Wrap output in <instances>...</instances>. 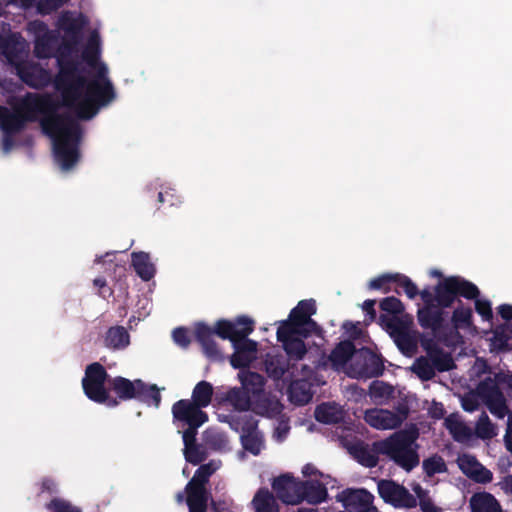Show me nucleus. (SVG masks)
<instances>
[{
  "instance_id": "f257e3e1",
  "label": "nucleus",
  "mask_w": 512,
  "mask_h": 512,
  "mask_svg": "<svg viewBox=\"0 0 512 512\" xmlns=\"http://www.w3.org/2000/svg\"><path fill=\"white\" fill-rule=\"evenodd\" d=\"M422 293L417 320H473L475 311L481 320H494L491 300L478 286L462 276H447Z\"/></svg>"
},
{
  "instance_id": "f03ea898",
  "label": "nucleus",
  "mask_w": 512,
  "mask_h": 512,
  "mask_svg": "<svg viewBox=\"0 0 512 512\" xmlns=\"http://www.w3.org/2000/svg\"><path fill=\"white\" fill-rule=\"evenodd\" d=\"M107 74V67L100 63L96 74L89 80L82 74L79 61L61 57L54 86L61 93L64 105L75 107L77 116L88 120L116 97Z\"/></svg>"
},
{
  "instance_id": "7ed1b4c3",
  "label": "nucleus",
  "mask_w": 512,
  "mask_h": 512,
  "mask_svg": "<svg viewBox=\"0 0 512 512\" xmlns=\"http://www.w3.org/2000/svg\"><path fill=\"white\" fill-rule=\"evenodd\" d=\"M40 126L43 133L53 139L55 159L61 169L71 170L80 159L78 149L82 136L80 124L70 115L56 112L48 117H42Z\"/></svg>"
},
{
  "instance_id": "20e7f679",
  "label": "nucleus",
  "mask_w": 512,
  "mask_h": 512,
  "mask_svg": "<svg viewBox=\"0 0 512 512\" xmlns=\"http://www.w3.org/2000/svg\"><path fill=\"white\" fill-rule=\"evenodd\" d=\"M58 104L49 94L27 92L10 111L2 106L0 110V128L4 134H16L22 131L27 122H35L38 115L48 117L57 112Z\"/></svg>"
},
{
  "instance_id": "39448f33",
  "label": "nucleus",
  "mask_w": 512,
  "mask_h": 512,
  "mask_svg": "<svg viewBox=\"0 0 512 512\" xmlns=\"http://www.w3.org/2000/svg\"><path fill=\"white\" fill-rule=\"evenodd\" d=\"M417 438L416 429L400 431L374 443V451L387 456L404 470L410 471L419 464Z\"/></svg>"
},
{
  "instance_id": "423d86ee",
  "label": "nucleus",
  "mask_w": 512,
  "mask_h": 512,
  "mask_svg": "<svg viewBox=\"0 0 512 512\" xmlns=\"http://www.w3.org/2000/svg\"><path fill=\"white\" fill-rule=\"evenodd\" d=\"M251 322H220L218 335L233 342L235 353L231 357L234 368L245 367L256 358V343L246 339L250 333Z\"/></svg>"
},
{
  "instance_id": "0eeeda50",
  "label": "nucleus",
  "mask_w": 512,
  "mask_h": 512,
  "mask_svg": "<svg viewBox=\"0 0 512 512\" xmlns=\"http://www.w3.org/2000/svg\"><path fill=\"white\" fill-rule=\"evenodd\" d=\"M213 387L210 383L202 381L193 390V403L187 400H180L174 404L172 412L174 420L189 427H199L207 421V415L200 410L206 407L211 401Z\"/></svg>"
},
{
  "instance_id": "6e6552de",
  "label": "nucleus",
  "mask_w": 512,
  "mask_h": 512,
  "mask_svg": "<svg viewBox=\"0 0 512 512\" xmlns=\"http://www.w3.org/2000/svg\"><path fill=\"white\" fill-rule=\"evenodd\" d=\"M219 461H211L201 466L186 486L187 504L190 512H204L208 500L204 484L207 479L219 469Z\"/></svg>"
},
{
  "instance_id": "1a4fd4ad",
  "label": "nucleus",
  "mask_w": 512,
  "mask_h": 512,
  "mask_svg": "<svg viewBox=\"0 0 512 512\" xmlns=\"http://www.w3.org/2000/svg\"><path fill=\"white\" fill-rule=\"evenodd\" d=\"M315 322H282L277 329V336L282 342L287 354L295 359H300L305 353V346L302 338L306 337L308 327Z\"/></svg>"
},
{
  "instance_id": "9d476101",
  "label": "nucleus",
  "mask_w": 512,
  "mask_h": 512,
  "mask_svg": "<svg viewBox=\"0 0 512 512\" xmlns=\"http://www.w3.org/2000/svg\"><path fill=\"white\" fill-rule=\"evenodd\" d=\"M244 391L231 389L224 402L231 405L237 411H246L250 407V400L247 393L258 394L263 387V378L256 373L243 371L239 374Z\"/></svg>"
},
{
  "instance_id": "9b49d317",
  "label": "nucleus",
  "mask_w": 512,
  "mask_h": 512,
  "mask_svg": "<svg viewBox=\"0 0 512 512\" xmlns=\"http://www.w3.org/2000/svg\"><path fill=\"white\" fill-rule=\"evenodd\" d=\"M107 373L99 363L87 366L85 376L82 380L83 390L86 396L98 403L107 400L108 390L106 386Z\"/></svg>"
},
{
  "instance_id": "f8f14e48",
  "label": "nucleus",
  "mask_w": 512,
  "mask_h": 512,
  "mask_svg": "<svg viewBox=\"0 0 512 512\" xmlns=\"http://www.w3.org/2000/svg\"><path fill=\"white\" fill-rule=\"evenodd\" d=\"M222 421L229 422L231 428L236 431H241V440L245 450L250 451L252 454L257 455L263 449L262 435L256 430V423L251 419H246V416L240 419H228L227 416H219Z\"/></svg>"
},
{
  "instance_id": "ddd939ff",
  "label": "nucleus",
  "mask_w": 512,
  "mask_h": 512,
  "mask_svg": "<svg viewBox=\"0 0 512 512\" xmlns=\"http://www.w3.org/2000/svg\"><path fill=\"white\" fill-rule=\"evenodd\" d=\"M277 497L286 504L296 505L304 500L305 485L290 474H283L272 483Z\"/></svg>"
},
{
  "instance_id": "4468645a",
  "label": "nucleus",
  "mask_w": 512,
  "mask_h": 512,
  "mask_svg": "<svg viewBox=\"0 0 512 512\" xmlns=\"http://www.w3.org/2000/svg\"><path fill=\"white\" fill-rule=\"evenodd\" d=\"M378 492L385 502L397 508H412L417 504L415 497L406 488L391 480L380 481Z\"/></svg>"
},
{
  "instance_id": "2eb2a0df",
  "label": "nucleus",
  "mask_w": 512,
  "mask_h": 512,
  "mask_svg": "<svg viewBox=\"0 0 512 512\" xmlns=\"http://www.w3.org/2000/svg\"><path fill=\"white\" fill-rule=\"evenodd\" d=\"M382 324L398 348L406 355L412 354L416 348L418 336L412 331L410 322H382Z\"/></svg>"
},
{
  "instance_id": "dca6fc26",
  "label": "nucleus",
  "mask_w": 512,
  "mask_h": 512,
  "mask_svg": "<svg viewBox=\"0 0 512 512\" xmlns=\"http://www.w3.org/2000/svg\"><path fill=\"white\" fill-rule=\"evenodd\" d=\"M365 421L373 428L388 430L398 427L405 418L403 413H394L385 409H370L365 413Z\"/></svg>"
},
{
  "instance_id": "f3484780",
  "label": "nucleus",
  "mask_w": 512,
  "mask_h": 512,
  "mask_svg": "<svg viewBox=\"0 0 512 512\" xmlns=\"http://www.w3.org/2000/svg\"><path fill=\"white\" fill-rule=\"evenodd\" d=\"M477 394L487 405L490 412L498 418H503L507 414L505 400L494 384L483 383L479 385Z\"/></svg>"
},
{
  "instance_id": "a211bd4d",
  "label": "nucleus",
  "mask_w": 512,
  "mask_h": 512,
  "mask_svg": "<svg viewBox=\"0 0 512 512\" xmlns=\"http://www.w3.org/2000/svg\"><path fill=\"white\" fill-rule=\"evenodd\" d=\"M354 361H364V365L358 368H353L348 371L351 377H370L379 373L381 365L380 359L377 355L367 349H361L353 355Z\"/></svg>"
},
{
  "instance_id": "6ab92c4d",
  "label": "nucleus",
  "mask_w": 512,
  "mask_h": 512,
  "mask_svg": "<svg viewBox=\"0 0 512 512\" xmlns=\"http://www.w3.org/2000/svg\"><path fill=\"white\" fill-rule=\"evenodd\" d=\"M457 463L461 471L476 482L488 483L492 480V473L471 455H460Z\"/></svg>"
},
{
  "instance_id": "aec40b11",
  "label": "nucleus",
  "mask_w": 512,
  "mask_h": 512,
  "mask_svg": "<svg viewBox=\"0 0 512 512\" xmlns=\"http://www.w3.org/2000/svg\"><path fill=\"white\" fill-rule=\"evenodd\" d=\"M380 315L378 320H413V317L405 314V306L395 296L383 298L379 303Z\"/></svg>"
},
{
  "instance_id": "412c9836",
  "label": "nucleus",
  "mask_w": 512,
  "mask_h": 512,
  "mask_svg": "<svg viewBox=\"0 0 512 512\" xmlns=\"http://www.w3.org/2000/svg\"><path fill=\"white\" fill-rule=\"evenodd\" d=\"M433 364L434 365L425 358H420L414 363L412 370L422 380H428L434 375V366L441 371L449 370L453 367V361L447 355L443 356L442 359L433 358Z\"/></svg>"
},
{
  "instance_id": "4be33fe9",
  "label": "nucleus",
  "mask_w": 512,
  "mask_h": 512,
  "mask_svg": "<svg viewBox=\"0 0 512 512\" xmlns=\"http://www.w3.org/2000/svg\"><path fill=\"white\" fill-rule=\"evenodd\" d=\"M131 264L136 274L143 281H150L155 276L156 268L151 262L149 253L143 251L132 252Z\"/></svg>"
},
{
  "instance_id": "5701e85b",
  "label": "nucleus",
  "mask_w": 512,
  "mask_h": 512,
  "mask_svg": "<svg viewBox=\"0 0 512 512\" xmlns=\"http://www.w3.org/2000/svg\"><path fill=\"white\" fill-rule=\"evenodd\" d=\"M303 484L305 485L304 499L309 503L317 504L327 498V486L330 484V479H319L318 482L306 480Z\"/></svg>"
},
{
  "instance_id": "b1692460",
  "label": "nucleus",
  "mask_w": 512,
  "mask_h": 512,
  "mask_svg": "<svg viewBox=\"0 0 512 512\" xmlns=\"http://www.w3.org/2000/svg\"><path fill=\"white\" fill-rule=\"evenodd\" d=\"M113 389L120 398L129 399L140 395L144 385L139 380L131 382L125 378H116L113 380Z\"/></svg>"
},
{
  "instance_id": "393cba45",
  "label": "nucleus",
  "mask_w": 512,
  "mask_h": 512,
  "mask_svg": "<svg viewBox=\"0 0 512 512\" xmlns=\"http://www.w3.org/2000/svg\"><path fill=\"white\" fill-rule=\"evenodd\" d=\"M472 512H501L497 500L489 493L474 494L470 499Z\"/></svg>"
},
{
  "instance_id": "a878e982",
  "label": "nucleus",
  "mask_w": 512,
  "mask_h": 512,
  "mask_svg": "<svg viewBox=\"0 0 512 512\" xmlns=\"http://www.w3.org/2000/svg\"><path fill=\"white\" fill-rule=\"evenodd\" d=\"M198 427H189L183 432L184 455L188 462L198 464L204 459L203 453L194 445L196 429Z\"/></svg>"
},
{
  "instance_id": "bb28decb",
  "label": "nucleus",
  "mask_w": 512,
  "mask_h": 512,
  "mask_svg": "<svg viewBox=\"0 0 512 512\" xmlns=\"http://www.w3.org/2000/svg\"><path fill=\"white\" fill-rule=\"evenodd\" d=\"M430 288V291L433 293V287L427 286ZM400 289L406 294L409 299H414L416 296H420L422 299V293L426 289V287L422 290H419L417 285L405 274L395 273V281L393 291L397 294H401Z\"/></svg>"
},
{
  "instance_id": "cd10ccee",
  "label": "nucleus",
  "mask_w": 512,
  "mask_h": 512,
  "mask_svg": "<svg viewBox=\"0 0 512 512\" xmlns=\"http://www.w3.org/2000/svg\"><path fill=\"white\" fill-rule=\"evenodd\" d=\"M84 22L80 18L73 17L69 12L64 13L59 19V26L73 43H78Z\"/></svg>"
},
{
  "instance_id": "c85d7f7f",
  "label": "nucleus",
  "mask_w": 512,
  "mask_h": 512,
  "mask_svg": "<svg viewBox=\"0 0 512 512\" xmlns=\"http://www.w3.org/2000/svg\"><path fill=\"white\" fill-rule=\"evenodd\" d=\"M317 312V303L313 298L304 299L290 311L285 320H312V316Z\"/></svg>"
},
{
  "instance_id": "c756f323",
  "label": "nucleus",
  "mask_w": 512,
  "mask_h": 512,
  "mask_svg": "<svg viewBox=\"0 0 512 512\" xmlns=\"http://www.w3.org/2000/svg\"><path fill=\"white\" fill-rule=\"evenodd\" d=\"M315 417L323 423H336L343 419L344 411L335 403H325L316 408Z\"/></svg>"
},
{
  "instance_id": "7c9ffc66",
  "label": "nucleus",
  "mask_w": 512,
  "mask_h": 512,
  "mask_svg": "<svg viewBox=\"0 0 512 512\" xmlns=\"http://www.w3.org/2000/svg\"><path fill=\"white\" fill-rule=\"evenodd\" d=\"M255 512H279L274 496L267 489H260L252 500Z\"/></svg>"
},
{
  "instance_id": "2f4dec72",
  "label": "nucleus",
  "mask_w": 512,
  "mask_h": 512,
  "mask_svg": "<svg viewBox=\"0 0 512 512\" xmlns=\"http://www.w3.org/2000/svg\"><path fill=\"white\" fill-rule=\"evenodd\" d=\"M355 354L352 344L348 341L341 342L332 352L331 361L337 367L349 366L352 356Z\"/></svg>"
},
{
  "instance_id": "473e14b6",
  "label": "nucleus",
  "mask_w": 512,
  "mask_h": 512,
  "mask_svg": "<svg viewBox=\"0 0 512 512\" xmlns=\"http://www.w3.org/2000/svg\"><path fill=\"white\" fill-rule=\"evenodd\" d=\"M100 56V37L94 31L88 38L87 44L82 51L83 60L91 67H95Z\"/></svg>"
},
{
  "instance_id": "72a5a7b5",
  "label": "nucleus",
  "mask_w": 512,
  "mask_h": 512,
  "mask_svg": "<svg viewBox=\"0 0 512 512\" xmlns=\"http://www.w3.org/2000/svg\"><path fill=\"white\" fill-rule=\"evenodd\" d=\"M312 398L309 385L306 381H295L289 388V399L296 405L308 403Z\"/></svg>"
},
{
  "instance_id": "f704fd0d",
  "label": "nucleus",
  "mask_w": 512,
  "mask_h": 512,
  "mask_svg": "<svg viewBox=\"0 0 512 512\" xmlns=\"http://www.w3.org/2000/svg\"><path fill=\"white\" fill-rule=\"evenodd\" d=\"M445 425L457 441H465L470 436V430L459 419L458 415H450L445 420Z\"/></svg>"
},
{
  "instance_id": "c9c22d12",
  "label": "nucleus",
  "mask_w": 512,
  "mask_h": 512,
  "mask_svg": "<svg viewBox=\"0 0 512 512\" xmlns=\"http://www.w3.org/2000/svg\"><path fill=\"white\" fill-rule=\"evenodd\" d=\"M394 281L395 273H384L371 279L368 282V289L389 293L393 291Z\"/></svg>"
},
{
  "instance_id": "e433bc0d",
  "label": "nucleus",
  "mask_w": 512,
  "mask_h": 512,
  "mask_svg": "<svg viewBox=\"0 0 512 512\" xmlns=\"http://www.w3.org/2000/svg\"><path fill=\"white\" fill-rule=\"evenodd\" d=\"M107 345L114 348H122L129 344V335L121 326L112 327L106 336Z\"/></svg>"
},
{
  "instance_id": "4c0bfd02",
  "label": "nucleus",
  "mask_w": 512,
  "mask_h": 512,
  "mask_svg": "<svg viewBox=\"0 0 512 512\" xmlns=\"http://www.w3.org/2000/svg\"><path fill=\"white\" fill-rule=\"evenodd\" d=\"M52 37L44 35L35 41L34 53L40 59H46L53 55Z\"/></svg>"
},
{
  "instance_id": "58836bf2",
  "label": "nucleus",
  "mask_w": 512,
  "mask_h": 512,
  "mask_svg": "<svg viewBox=\"0 0 512 512\" xmlns=\"http://www.w3.org/2000/svg\"><path fill=\"white\" fill-rule=\"evenodd\" d=\"M286 363L283 357L271 356L266 361V371L274 379L281 378L286 372Z\"/></svg>"
},
{
  "instance_id": "ea45409f",
  "label": "nucleus",
  "mask_w": 512,
  "mask_h": 512,
  "mask_svg": "<svg viewBox=\"0 0 512 512\" xmlns=\"http://www.w3.org/2000/svg\"><path fill=\"white\" fill-rule=\"evenodd\" d=\"M392 394L391 386L383 382H374L370 387V396L376 403L386 402Z\"/></svg>"
},
{
  "instance_id": "a19ab883",
  "label": "nucleus",
  "mask_w": 512,
  "mask_h": 512,
  "mask_svg": "<svg viewBox=\"0 0 512 512\" xmlns=\"http://www.w3.org/2000/svg\"><path fill=\"white\" fill-rule=\"evenodd\" d=\"M476 434L482 439H490L497 435L496 427L491 423L487 415H482L475 427Z\"/></svg>"
},
{
  "instance_id": "79ce46f5",
  "label": "nucleus",
  "mask_w": 512,
  "mask_h": 512,
  "mask_svg": "<svg viewBox=\"0 0 512 512\" xmlns=\"http://www.w3.org/2000/svg\"><path fill=\"white\" fill-rule=\"evenodd\" d=\"M412 490L419 499V505L423 512H441V509L433 504L427 492L419 484H414Z\"/></svg>"
},
{
  "instance_id": "37998d69",
  "label": "nucleus",
  "mask_w": 512,
  "mask_h": 512,
  "mask_svg": "<svg viewBox=\"0 0 512 512\" xmlns=\"http://www.w3.org/2000/svg\"><path fill=\"white\" fill-rule=\"evenodd\" d=\"M254 410L258 414L274 417L280 414L281 404L277 399L263 400L254 406Z\"/></svg>"
},
{
  "instance_id": "c03bdc74",
  "label": "nucleus",
  "mask_w": 512,
  "mask_h": 512,
  "mask_svg": "<svg viewBox=\"0 0 512 512\" xmlns=\"http://www.w3.org/2000/svg\"><path fill=\"white\" fill-rule=\"evenodd\" d=\"M423 468L428 476L445 471L446 466L441 457L433 456L423 462Z\"/></svg>"
},
{
  "instance_id": "a18cd8bd",
  "label": "nucleus",
  "mask_w": 512,
  "mask_h": 512,
  "mask_svg": "<svg viewBox=\"0 0 512 512\" xmlns=\"http://www.w3.org/2000/svg\"><path fill=\"white\" fill-rule=\"evenodd\" d=\"M51 512H81V510L70 502L61 498H54L47 504Z\"/></svg>"
},
{
  "instance_id": "49530a36",
  "label": "nucleus",
  "mask_w": 512,
  "mask_h": 512,
  "mask_svg": "<svg viewBox=\"0 0 512 512\" xmlns=\"http://www.w3.org/2000/svg\"><path fill=\"white\" fill-rule=\"evenodd\" d=\"M172 337H173L174 342L181 347H186L190 343L191 338H192L189 331H187L183 327L176 328L172 332Z\"/></svg>"
},
{
  "instance_id": "de8ad7c7",
  "label": "nucleus",
  "mask_w": 512,
  "mask_h": 512,
  "mask_svg": "<svg viewBox=\"0 0 512 512\" xmlns=\"http://www.w3.org/2000/svg\"><path fill=\"white\" fill-rule=\"evenodd\" d=\"M302 475L307 478V480H313V481H317L319 479L323 480V479H330L329 476L327 475H324L322 474L321 472H319L315 466L311 465V464H306L302 467Z\"/></svg>"
},
{
  "instance_id": "09e8293b",
  "label": "nucleus",
  "mask_w": 512,
  "mask_h": 512,
  "mask_svg": "<svg viewBox=\"0 0 512 512\" xmlns=\"http://www.w3.org/2000/svg\"><path fill=\"white\" fill-rule=\"evenodd\" d=\"M36 68L34 67H19L18 74L23 82L31 87H37V83L33 80Z\"/></svg>"
},
{
  "instance_id": "8fccbe9b",
  "label": "nucleus",
  "mask_w": 512,
  "mask_h": 512,
  "mask_svg": "<svg viewBox=\"0 0 512 512\" xmlns=\"http://www.w3.org/2000/svg\"><path fill=\"white\" fill-rule=\"evenodd\" d=\"M76 44L77 43H73V39L72 38L64 39L62 45L60 46V48L58 50V55H57V65L58 66H59V58L66 57L68 59H72L70 57V53L72 52L73 47Z\"/></svg>"
},
{
  "instance_id": "3c124183",
  "label": "nucleus",
  "mask_w": 512,
  "mask_h": 512,
  "mask_svg": "<svg viewBox=\"0 0 512 512\" xmlns=\"http://www.w3.org/2000/svg\"><path fill=\"white\" fill-rule=\"evenodd\" d=\"M59 488H60L59 483L53 478L46 477V478L42 479V481H41L42 492L54 494L59 491Z\"/></svg>"
},
{
  "instance_id": "603ef678",
  "label": "nucleus",
  "mask_w": 512,
  "mask_h": 512,
  "mask_svg": "<svg viewBox=\"0 0 512 512\" xmlns=\"http://www.w3.org/2000/svg\"><path fill=\"white\" fill-rule=\"evenodd\" d=\"M375 305L376 300L373 299H367L363 302L362 309L365 312L366 317H368L367 320H378Z\"/></svg>"
},
{
  "instance_id": "864d4df0",
  "label": "nucleus",
  "mask_w": 512,
  "mask_h": 512,
  "mask_svg": "<svg viewBox=\"0 0 512 512\" xmlns=\"http://www.w3.org/2000/svg\"><path fill=\"white\" fill-rule=\"evenodd\" d=\"M359 462L367 467H373L377 463V459L374 455L367 453L364 449L359 451L357 455Z\"/></svg>"
},
{
  "instance_id": "5fc2aeb1",
  "label": "nucleus",
  "mask_w": 512,
  "mask_h": 512,
  "mask_svg": "<svg viewBox=\"0 0 512 512\" xmlns=\"http://www.w3.org/2000/svg\"><path fill=\"white\" fill-rule=\"evenodd\" d=\"M496 312L501 320H512V304H500L496 307Z\"/></svg>"
},
{
  "instance_id": "6e6d98bb",
  "label": "nucleus",
  "mask_w": 512,
  "mask_h": 512,
  "mask_svg": "<svg viewBox=\"0 0 512 512\" xmlns=\"http://www.w3.org/2000/svg\"><path fill=\"white\" fill-rule=\"evenodd\" d=\"M462 407L464 410L468 412H472L477 409L478 407V401L476 400V395L471 393L467 396H465L462 399Z\"/></svg>"
},
{
  "instance_id": "4d7b16f0",
  "label": "nucleus",
  "mask_w": 512,
  "mask_h": 512,
  "mask_svg": "<svg viewBox=\"0 0 512 512\" xmlns=\"http://www.w3.org/2000/svg\"><path fill=\"white\" fill-rule=\"evenodd\" d=\"M289 426L285 420H281L275 429L274 437L277 441H282L288 434Z\"/></svg>"
},
{
  "instance_id": "13d9d810",
  "label": "nucleus",
  "mask_w": 512,
  "mask_h": 512,
  "mask_svg": "<svg viewBox=\"0 0 512 512\" xmlns=\"http://www.w3.org/2000/svg\"><path fill=\"white\" fill-rule=\"evenodd\" d=\"M69 0H44L41 4L42 7L49 11L57 10L66 4Z\"/></svg>"
},
{
  "instance_id": "bf43d9fd",
  "label": "nucleus",
  "mask_w": 512,
  "mask_h": 512,
  "mask_svg": "<svg viewBox=\"0 0 512 512\" xmlns=\"http://www.w3.org/2000/svg\"><path fill=\"white\" fill-rule=\"evenodd\" d=\"M505 445L508 451L512 454V416H509L507 422V430L504 437Z\"/></svg>"
},
{
  "instance_id": "052dcab7",
  "label": "nucleus",
  "mask_w": 512,
  "mask_h": 512,
  "mask_svg": "<svg viewBox=\"0 0 512 512\" xmlns=\"http://www.w3.org/2000/svg\"><path fill=\"white\" fill-rule=\"evenodd\" d=\"M429 414L434 418H441L444 414V409L442 404L433 402L429 407Z\"/></svg>"
},
{
  "instance_id": "680f3d73",
  "label": "nucleus",
  "mask_w": 512,
  "mask_h": 512,
  "mask_svg": "<svg viewBox=\"0 0 512 512\" xmlns=\"http://www.w3.org/2000/svg\"><path fill=\"white\" fill-rule=\"evenodd\" d=\"M158 201L160 203H168L169 205H174V194L169 192V191H165V192H159L158 193Z\"/></svg>"
},
{
  "instance_id": "e2e57ef3",
  "label": "nucleus",
  "mask_w": 512,
  "mask_h": 512,
  "mask_svg": "<svg viewBox=\"0 0 512 512\" xmlns=\"http://www.w3.org/2000/svg\"><path fill=\"white\" fill-rule=\"evenodd\" d=\"M498 485L506 493L512 495V476H506Z\"/></svg>"
},
{
  "instance_id": "0e129e2a",
  "label": "nucleus",
  "mask_w": 512,
  "mask_h": 512,
  "mask_svg": "<svg viewBox=\"0 0 512 512\" xmlns=\"http://www.w3.org/2000/svg\"><path fill=\"white\" fill-rule=\"evenodd\" d=\"M343 329L348 332V333H352L351 334V337L353 338H356L359 334H360V330L356 327L355 323L354 322H346L344 325H343Z\"/></svg>"
},
{
  "instance_id": "69168bd1",
  "label": "nucleus",
  "mask_w": 512,
  "mask_h": 512,
  "mask_svg": "<svg viewBox=\"0 0 512 512\" xmlns=\"http://www.w3.org/2000/svg\"><path fill=\"white\" fill-rule=\"evenodd\" d=\"M98 295L103 299H108L113 295V290L108 286L107 282H105V286H102L101 289L98 290Z\"/></svg>"
},
{
  "instance_id": "338daca9",
  "label": "nucleus",
  "mask_w": 512,
  "mask_h": 512,
  "mask_svg": "<svg viewBox=\"0 0 512 512\" xmlns=\"http://www.w3.org/2000/svg\"><path fill=\"white\" fill-rule=\"evenodd\" d=\"M15 134H4L3 138V147L5 151H9L11 147L13 146V136Z\"/></svg>"
},
{
  "instance_id": "774afa93",
  "label": "nucleus",
  "mask_w": 512,
  "mask_h": 512,
  "mask_svg": "<svg viewBox=\"0 0 512 512\" xmlns=\"http://www.w3.org/2000/svg\"><path fill=\"white\" fill-rule=\"evenodd\" d=\"M105 282L106 280L103 277H98L93 280V284L96 288H98V290L101 289L102 286H105Z\"/></svg>"
}]
</instances>
